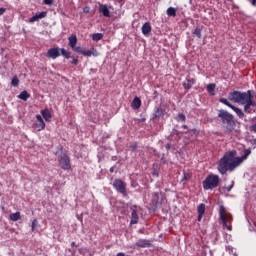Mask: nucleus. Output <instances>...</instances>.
<instances>
[{"label":"nucleus","mask_w":256,"mask_h":256,"mask_svg":"<svg viewBox=\"0 0 256 256\" xmlns=\"http://www.w3.org/2000/svg\"><path fill=\"white\" fill-rule=\"evenodd\" d=\"M251 155V150L245 149L244 155L237 157V150H231L225 152L223 157L218 161V172L220 175H227V172L233 173L237 167H240L243 164V161Z\"/></svg>","instance_id":"1"},{"label":"nucleus","mask_w":256,"mask_h":256,"mask_svg":"<svg viewBox=\"0 0 256 256\" xmlns=\"http://www.w3.org/2000/svg\"><path fill=\"white\" fill-rule=\"evenodd\" d=\"M218 118L221 120L222 126L226 129V133L235 131V116L227 110H219Z\"/></svg>","instance_id":"2"},{"label":"nucleus","mask_w":256,"mask_h":256,"mask_svg":"<svg viewBox=\"0 0 256 256\" xmlns=\"http://www.w3.org/2000/svg\"><path fill=\"white\" fill-rule=\"evenodd\" d=\"M219 219L222 223L223 229H227V231H233V226L231 223H233V215L227 211V208L225 206L220 205L219 206Z\"/></svg>","instance_id":"3"},{"label":"nucleus","mask_w":256,"mask_h":256,"mask_svg":"<svg viewBox=\"0 0 256 256\" xmlns=\"http://www.w3.org/2000/svg\"><path fill=\"white\" fill-rule=\"evenodd\" d=\"M219 183H221L219 175L210 174L202 181V187L204 191H213V189H217V187H219Z\"/></svg>","instance_id":"4"},{"label":"nucleus","mask_w":256,"mask_h":256,"mask_svg":"<svg viewBox=\"0 0 256 256\" xmlns=\"http://www.w3.org/2000/svg\"><path fill=\"white\" fill-rule=\"evenodd\" d=\"M251 95V91L248 90L247 92H239L237 90L230 92L228 95L229 101H233L234 103H239L240 105H245L247 99Z\"/></svg>","instance_id":"5"},{"label":"nucleus","mask_w":256,"mask_h":256,"mask_svg":"<svg viewBox=\"0 0 256 256\" xmlns=\"http://www.w3.org/2000/svg\"><path fill=\"white\" fill-rule=\"evenodd\" d=\"M61 55L66 59H71V52H68L65 48H50L46 53V57H48V59H57V57H61Z\"/></svg>","instance_id":"6"},{"label":"nucleus","mask_w":256,"mask_h":256,"mask_svg":"<svg viewBox=\"0 0 256 256\" xmlns=\"http://www.w3.org/2000/svg\"><path fill=\"white\" fill-rule=\"evenodd\" d=\"M167 196L163 192H154L152 193V198L150 202V207L153 211H157L162 203H165Z\"/></svg>","instance_id":"7"},{"label":"nucleus","mask_w":256,"mask_h":256,"mask_svg":"<svg viewBox=\"0 0 256 256\" xmlns=\"http://www.w3.org/2000/svg\"><path fill=\"white\" fill-rule=\"evenodd\" d=\"M58 165L63 171H69L71 169V158L67 153H61L58 156Z\"/></svg>","instance_id":"8"},{"label":"nucleus","mask_w":256,"mask_h":256,"mask_svg":"<svg viewBox=\"0 0 256 256\" xmlns=\"http://www.w3.org/2000/svg\"><path fill=\"white\" fill-rule=\"evenodd\" d=\"M113 187L118 193H121L123 197H127V183H125L123 180L119 178L115 179L113 182Z\"/></svg>","instance_id":"9"},{"label":"nucleus","mask_w":256,"mask_h":256,"mask_svg":"<svg viewBox=\"0 0 256 256\" xmlns=\"http://www.w3.org/2000/svg\"><path fill=\"white\" fill-rule=\"evenodd\" d=\"M76 53H80L81 55H84V57H99V52L95 48H91V50H85L83 48H77Z\"/></svg>","instance_id":"10"},{"label":"nucleus","mask_w":256,"mask_h":256,"mask_svg":"<svg viewBox=\"0 0 256 256\" xmlns=\"http://www.w3.org/2000/svg\"><path fill=\"white\" fill-rule=\"evenodd\" d=\"M36 119L37 121L33 124V129H35V131H43V129H45V121L43 120V117L37 114Z\"/></svg>","instance_id":"11"},{"label":"nucleus","mask_w":256,"mask_h":256,"mask_svg":"<svg viewBox=\"0 0 256 256\" xmlns=\"http://www.w3.org/2000/svg\"><path fill=\"white\" fill-rule=\"evenodd\" d=\"M165 115H167L165 108L156 107L152 114V119H161V117H165Z\"/></svg>","instance_id":"12"},{"label":"nucleus","mask_w":256,"mask_h":256,"mask_svg":"<svg viewBox=\"0 0 256 256\" xmlns=\"http://www.w3.org/2000/svg\"><path fill=\"white\" fill-rule=\"evenodd\" d=\"M69 47L72 48V51H74L75 53H77V49H80L81 47H77V35L72 34L69 38Z\"/></svg>","instance_id":"13"},{"label":"nucleus","mask_w":256,"mask_h":256,"mask_svg":"<svg viewBox=\"0 0 256 256\" xmlns=\"http://www.w3.org/2000/svg\"><path fill=\"white\" fill-rule=\"evenodd\" d=\"M136 247H139L141 249H145V248H149L151 247V241L147 240V239H139L136 243H135Z\"/></svg>","instance_id":"14"},{"label":"nucleus","mask_w":256,"mask_h":256,"mask_svg":"<svg viewBox=\"0 0 256 256\" xmlns=\"http://www.w3.org/2000/svg\"><path fill=\"white\" fill-rule=\"evenodd\" d=\"M193 85H195V79H193V78H186V80H184V82H183V87L187 91H189V89H191L193 87Z\"/></svg>","instance_id":"15"},{"label":"nucleus","mask_w":256,"mask_h":256,"mask_svg":"<svg viewBox=\"0 0 256 256\" xmlns=\"http://www.w3.org/2000/svg\"><path fill=\"white\" fill-rule=\"evenodd\" d=\"M131 108L137 111V109H141V98L135 97L131 103Z\"/></svg>","instance_id":"16"},{"label":"nucleus","mask_w":256,"mask_h":256,"mask_svg":"<svg viewBox=\"0 0 256 256\" xmlns=\"http://www.w3.org/2000/svg\"><path fill=\"white\" fill-rule=\"evenodd\" d=\"M152 27H151V23L146 22L143 24L141 31L143 35H149V33H151Z\"/></svg>","instance_id":"17"},{"label":"nucleus","mask_w":256,"mask_h":256,"mask_svg":"<svg viewBox=\"0 0 256 256\" xmlns=\"http://www.w3.org/2000/svg\"><path fill=\"white\" fill-rule=\"evenodd\" d=\"M99 11L101 14H103L104 17H111V12H109V8H107V5L101 4L99 7Z\"/></svg>","instance_id":"18"},{"label":"nucleus","mask_w":256,"mask_h":256,"mask_svg":"<svg viewBox=\"0 0 256 256\" xmlns=\"http://www.w3.org/2000/svg\"><path fill=\"white\" fill-rule=\"evenodd\" d=\"M131 225H137L139 223V215L137 214V210H133L131 213Z\"/></svg>","instance_id":"19"},{"label":"nucleus","mask_w":256,"mask_h":256,"mask_svg":"<svg viewBox=\"0 0 256 256\" xmlns=\"http://www.w3.org/2000/svg\"><path fill=\"white\" fill-rule=\"evenodd\" d=\"M217 87V84L215 83H211L207 85V92L209 93V95L214 96L215 95V88Z\"/></svg>","instance_id":"20"},{"label":"nucleus","mask_w":256,"mask_h":256,"mask_svg":"<svg viewBox=\"0 0 256 256\" xmlns=\"http://www.w3.org/2000/svg\"><path fill=\"white\" fill-rule=\"evenodd\" d=\"M31 97V94H29L26 90H23L19 95L18 99H21L22 101H27Z\"/></svg>","instance_id":"21"},{"label":"nucleus","mask_w":256,"mask_h":256,"mask_svg":"<svg viewBox=\"0 0 256 256\" xmlns=\"http://www.w3.org/2000/svg\"><path fill=\"white\" fill-rule=\"evenodd\" d=\"M231 109H232L233 112L236 113V115H238V117H239L240 119H243V117H245V114L243 113V110H242V109H239V108H237V107H235V106H232Z\"/></svg>","instance_id":"22"},{"label":"nucleus","mask_w":256,"mask_h":256,"mask_svg":"<svg viewBox=\"0 0 256 256\" xmlns=\"http://www.w3.org/2000/svg\"><path fill=\"white\" fill-rule=\"evenodd\" d=\"M41 115L45 119V121H51V111L49 110H41Z\"/></svg>","instance_id":"23"},{"label":"nucleus","mask_w":256,"mask_h":256,"mask_svg":"<svg viewBox=\"0 0 256 256\" xmlns=\"http://www.w3.org/2000/svg\"><path fill=\"white\" fill-rule=\"evenodd\" d=\"M168 17H177V9L169 7L166 11Z\"/></svg>","instance_id":"24"},{"label":"nucleus","mask_w":256,"mask_h":256,"mask_svg":"<svg viewBox=\"0 0 256 256\" xmlns=\"http://www.w3.org/2000/svg\"><path fill=\"white\" fill-rule=\"evenodd\" d=\"M10 221H19L21 219V212L12 213L9 215Z\"/></svg>","instance_id":"25"},{"label":"nucleus","mask_w":256,"mask_h":256,"mask_svg":"<svg viewBox=\"0 0 256 256\" xmlns=\"http://www.w3.org/2000/svg\"><path fill=\"white\" fill-rule=\"evenodd\" d=\"M186 120H187V117H185V114L183 113H179L176 117V121L178 123H185Z\"/></svg>","instance_id":"26"},{"label":"nucleus","mask_w":256,"mask_h":256,"mask_svg":"<svg viewBox=\"0 0 256 256\" xmlns=\"http://www.w3.org/2000/svg\"><path fill=\"white\" fill-rule=\"evenodd\" d=\"M103 39V33H95L92 35V41H101Z\"/></svg>","instance_id":"27"},{"label":"nucleus","mask_w":256,"mask_h":256,"mask_svg":"<svg viewBox=\"0 0 256 256\" xmlns=\"http://www.w3.org/2000/svg\"><path fill=\"white\" fill-rule=\"evenodd\" d=\"M220 103H223V105H226L227 107H229L230 109L233 107V104L230 103L229 100H227L226 98H220L219 99Z\"/></svg>","instance_id":"28"},{"label":"nucleus","mask_w":256,"mask_h":256,"mask_svg":"<svg viewBox=\"0 0 256 256\" xmlns=\"http://www.w3.org/2000/svg\"><path fill=\"white\" fill-rule=\"evenodd\" d=\"M11 85L12 87H19V78L17 77V75L13 76L11 80Z\"/></svg>","instance_id":"29"},{"label":"nucleus","mask_w":256,"mask_h":256,"mask_svg":"<svg viewBox=\"0 0 256 256\" xmlns=\"http://www.w3.org/2000/svg\"><path fill=\"white\" fill-rule=\"evenodd\" d=\"M245 104H247V105L250 106V107H255V101H253L252 96H251V93H250V95L248 96V98H247Z\"/></svg>","instance_id":"30"},{"label":"nucleus","mask_w":256,"mask_h":256,"mask_svg":"<svg viewBox=\"0 0 256 256\" xmlns=\"http://www.w3.org/2000/svg\"><path fill=\"white\" fill-rule=\"evenodd\" d=\"M198 214L205 215V204L201 203L197 207Z\"/></svg>","instance_id":"31"},{"label":"nucleus","mask_w":256,"mask_h":256,"mask_svg":"<svg viewBox=\"0 0 256 256\" xmlns=\"http://www.w3.org/2000/svg\"><path fill=\"white\" fill-rule=\"evenodd\" d=\"M193 35H196V37L198 39H201L202 35H201V28H196L193 32Z\"/></svg>","instance_id":"32"},{"label":"nucleus","mask_w":256,"mask_h":256,"mask_svg":"<svg viewBox=\"0 0 256 256\" xmlns=\"http://www.w3.org/2000/svg\"><path fill=\"white\" fill-rule=\"evenodd\" d=\"M39 19H45V17H47V12H40L38 14H36Z\"/></svg>","instance_id":"33"},{"label":"nucleus","mask_w":256,"mask_h":256,"mask_svg":"<svg viewBox=\"0 0 256 256\" xmlns=\"http://www.w3.org/2000/svg\"><path fill=\"white\" fill-rule=\"evenodd\" d=\"M233 187H235V181H232L231 185L225 187L224 189L229 193Z\"/></svg>","instance_id":"34"},{"label":"nucleus","mask_w":256,"mask_h":256,"mask_svg":"<svg viewBox=\"0 0 256 256\" xmlns=\"http://www.w3.org/2000/svg\"><path fill=\"white\" fill-rule=\"evenodd\" d=\"M35 21H39L37 14H35L30 18L29 23H35Z\"/></svg>","instance_id":"35"},{"label":"nucleus","mask_w":256,"mask_h":256,"mask_svg":"<svg viewBox=\"0 0 256 256\" xmlns=\"http://www.w3.org/2000/svg\"><path fill=\"white\" fill-rule=\"evenodd\" d=\"M244 111L245 113H251V106H249V104H244Z\"/></svg>","instance_id":"36"},{"label":"nucleus","mask_w":256,"mask_h":256,"mask_svg":"<svg viewBox=\"0 0 256 256\" xmlns=\"http://www.w3.org/2000/svg\"><path fill=\"white\" fill-rule=\"evenodd\" d=\"M137 142H133L130 146H129V148L132 150V151H135V150H137Z\"/></svg>","instance_id":"37"},{"label":"nucleus","mask_w":256,"mask_h":256,"mask_svg":"<svg viewBox=\"0 0 256 256\" xmlns=\"http://www.w3.org/2000/svg\"><path fill=\"white\" fill-rule=\"evenodd\" d=\"M37 225V219H34L33 221H32V226H31V230L32 231H35V226Z\"/></svg>","instance_id":"38"},{"label":"nucleus","mask_w":256,"mask_h":256,"mask_svg":"<svg viewBox=\"0 0 256 256\" xmlns=\"http://www.w3.org/2000/svg\"><path fill=\"white\" fill-rule=\"evenodd\" d=\"M189 178H190L189 174L184 173V176L182 177L181 181H189Z\"/></svg>","instance_id":"39"},{"label":"nucleus","mask_w":256,"mask_h":256,"mask_svg":"<svg viewBox=\"0 0 256 256\" xmlns=\"http://www.w3.org/2000/svg\"><path fill=\"white\" fill-rule=\"evenodd\" d=\"M72 65H78L79 64V59L77 58H73V60L71 61Z\"/></svg>","instance_id":"40"},{"label":"nucleus","mask_w":256,"mask_h":256,"mask_svg":"<svg viewBox=\"0 0 256 256\" xmlns=\"http://www.w3.org/2000/svg\"><path fill=\"white\" fill-rule=\"evenodd\" d=\"M45 5H53V0H44Z\"/></svg>","instance_id":"41"},{"label":"nucleus","mask_w":256,"mask_h":256,"mask_svg":"<svg viewBox=\"0 0 256 256\" xmlns=\"http://www.w3.org/2000/svg\"><path fill=\"white\" fill-rule=\"evenodd\" d=\"M5 11H7L6 8H0V15H3L5 13Z\"/></svg>","instance_id":"42"},{"label":"nucleus","mask_w":256,"mask_h":256,"mask_svg":"<svg viewBox=\"0 0 256 256\" xmlns=\"http://www.w3.org/2000/svg\"><path fill=\"white\" fill-rule=\"evenodd\" d=\"M252 7H256V0H250Z\"/></svg>","instance_id":"43"},{"label":"nucleus","mask_w":256,"mask_h":256,"mask_svg":"<svg viewBox=\"0 0 256 256\" xmlns=\"http://www.w3.org/2000/svg\"><path fill=\"white\" fill-rule=\"evenodd\" d=\"M204 214H198V221H201L203 219Z\"/></svg>","instance_id":"44"},{"label":"nucleus","mask_w":256,"mask_h":256,"mask_svg":"<svg viewBox=\"0 0 256 256\" xmlns=\"http://www.w3.org/2000/svg\"><path fill=\"white\" fill-rule=\"evenodd\" d=\"M192 132L197 135L199 132L197 131V129H192Z\"/></svg>","instance_id":"45"},{"label":"nucleus","mask_w":256,"mask_h":256,"mask_svg":"<svg viewBox=\"0 0 256 256\" xmlns=\"http://www.w3.org/2000/svg\"><path fill=\"white\" fill-rule=\"evenodd\" d=\"M166 149H167V151H169V149H171V144H167Z\"/></svg>","instance_id":"46"},{"label":"nucleus","mask_w":256,"mask_h":256,"mask_svg":"<svg viewBox=\"0 0 256 256\" xmlns=\"http://www.w3.org/2000/svg\"><path fill=\"white\" fill-rule=\"evenodd\" d=\"M116 256H125V253L119 252Z\"/></svg>","instance_id":"47"},{"label":"nucleus","mask_w":256,"mask_h":256,"mask_svg":"<svg viewBox=\"0 0 256 256\" xmlns=\"http://www.w3.org/2000/svg\"><path fill=\"white\" fill-rule=\"evenodd\" d=\"M114 171H115V167H111L110 168V173H114Z\"/></svg>","instance_id":"48"},{"label":"nucleus","mask_w":256,"mask_h":256,"mask_svg":"<svg viewBox=\"0 0 256 256\" xmlns=\"http://www.w3.org/2000/svg\"><path fill=\"white\" fill-rule=\"evenodd\" d=\"M182 129H189L187 125H182Z\"/></svg>","instance_id":"49"},{"label":"nucleus","mask_w":256,"mask_h":256,"mask_svg":"<svg viewBox=\"0 0 256 256\" xmlns=\"http://www.w3.org/2000/svg\"><path fill=\"white\" fill-rule=\"evenodd\" d=\"M71 245H72V247H74V245H75V242H72V244H71Z\"/></svg>","instance_id":"50"},{"label":"nucleus","mask_w":256,"mask_h":256,"mask_svg":"<svg viewBox=\"0 0 256 256\" xmlns=\"http://www.w3.org/2000/svg\"><path fill=\"white\" fill-rule=\"evenodd\" d=\"M119 1H124V0H119Z\"/></svg>","instance_id":"51"}]
</instances>
